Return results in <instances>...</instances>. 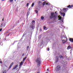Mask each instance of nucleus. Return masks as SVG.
Here are the masks:
<instances>
[{
	"mask_svg": "<svg viewBox=\"0 0 73 73\" xmlns=\"http://www.w3.org/2000/svg\"><path fill=\"white\" fill-rule=\"evenodd\" d=\"M48 3H46V5H48Z\"/></svg>",
	"mask_w": 73,
	"mask_h": 73,
	"instance_id": "nucleus-36",
	"label": "nucleus"
},
{
	"mask_svg": "<svg viewBox=\"0 0 73 73\" xmlns=\"http://www.w3.org/2000/svg\"><path fill=\"white\" fill-rule=\"evenodd\" d=\"M29 46H28L27 47V50H28L29 49Z\"/></svg>",
	"mask_w": 73,
	"mask_h": 73,
	"instance_id": "nucleus-23",
	"label": "nucleus"
},
{
	"mask_svg": "<svg viewBox=\"0 0 73 73\" xmlns=\"http://www.w3.org/2000/svg\"><path fill=\"white\" fill-rule=\"evenodd\" d=\"M69 9L68 8H64L63 9V10L64 11V12H66L67 11H68Z\"/></svg>",
	"mask_w": 73,
	"mask_h": 73,
	"instance_id": "nucleus-7",
	"label": "nucleus"
},
{
	"mask_svg": "<svg viewBox=\"0 0 73 73\" xmlns=\"http://www.w3.org/2000/svg\"><path fill=\"white\" fill-rule=\"evenodd\" d=\"M2 25H3V24H2L1 25V27H2Z\"/></svg>",
	"mask_w": 73,
	"mask_h": 73,
	"instance_id": "nucleus-34",
	"label": "nucleus"
},
{
	"mask_svg": "<svg viewBox=\"0 0 73 73\" xmlns=\"http://www.w3.org/2000/svg\"><path fill=\"white\" fill-rule=\"evenodd\" d=\"M24 36V35H23V36Z\"/></svg>",
	"mask_w": 73,
	"mask_h": 73,
	"instance_id": "nucleus-41",
	"label": "nucleus"
},
{
	"mask_svg": "<svg viewBox=\"0 0 73 73\" xmlns=\"http://www.w3.org/2000/svg\"><path fill=\"white\" fill-rule=\"evenodd\" d=\"M34 3H33L32 4V5H31V7H33V6H34Z\"/></svg>",
	"mask_w": 73,
	"mask_h": 73,
	"instance_id": "nucleus-20",
	"label": "nucleus"
},
{
	"mask_svg": "<svg viewBox=\"0 0 73 73\" xmlns=\"http://www.w3.org/2000/svg\"><path fill=\"white\" fill-rule=\"evenodd\" d=\"M18 66V65H15V66H14V67L13 68V70H14V69H15Z\"/></svg>",
	"mask_w": 73,
	"mask_h": 73,
	"instance_id": "nucleus-10",
	"label": "nucleus"
},
{
	"mask_svg": "<svg viewBox=\"0 0 73 73\" xmlns=\"http://www.w3.org/2000/svg\"><path fill=\"white\" fill-rule=\"evenodd\" d=\"M41 36H39V38H41Z\"/></svg>",
	"mask_w": 73,
	"mask_h": 73,
	"instance_id": "nucleus-29",
	"label": "nucleus"
},
{
	"mask_svg": "<svg viewBox=\"0 0 73 73\" xmlns=\"http://www.w3.org/2000/svg\"><path fill=\"white\" fill-rule=\"evenodd\" d=\"M27 16H28V15H27Z\"/></svg>",
	"mask_w": 73,
	"mask_h": 73,
	"instance_id": "nucleus-45",
	"label": "nucleus"
},
{
	"mask_svg": "<svg viewBox=\"0 0 73 73\" xmlns=\"http://www.w3.org/2000/svg\"><path fill=\"white\" fill-rule=\"evenodd\" d=\"M40 31H42V30H41V29H40Z\"/></svg>",
	"mask_w": 73,
	"mask_h": 73,
	"instance_id": "nucleus-42",
	"label": "nucleus"
},
{
	"mask_svg": "<svg viewBox=\"0 0 73 73\" xmlns=\"http://www.w3.org/2000/svg\"><path fill=\"white\" fill-rule=\"evenodd\" d=\"M0 63L1 64H2V61H0Z\"/></svg>",
	"mask_w": 73,
	"mask_h": 73,
	"instance_id": "nucleus-32",
	"label": "nucleus"
},
{
	"mask_svg": "<svg viewBox=\"0 0 73 73\" xmlns=\"http://www.w3.org/2000/svg\"><path fill=\"white\" fill-rule=\"evenodd\" d=\"M46 73H48V72H46Z\"/></svg>",
	"mask_w": 73,
	"mask_h": 73,
	"instance_id": "nucleus-44",
	"label": "nucleus"
},
{
	"mask_svg": "<svg viewBox=\"0 0 73 73\" xmlns=\"http://www.w3.org/2000/svg\"><path fill=\"white\" fill-rule=\"evenodd\" d=\"M73 7V5H72L71 6H70V5H69L68 6L67 8H72Z\"/></svg>",
	"mask_w": 73,
	"mask_h": 73,
	"instance_id": "nucleus-9",
	"label": "nucleus"
},
{
	"mask_svg": "<svg viewBox=\"0 0 73 73\" xmlns=\"http://www.w3.org/2000/svg\"><path fill=\"white\" fill-rule=\"evenodd\" d=\"M50 19H52V18H54V20H55V19L56 18V17L54 15V13H51V15L50 17Z\"/></svg>",
	"mask_w": 73,
	"mask_h": 73,
	"instance_id": "nucleus-4",
	"label": "nucleus"
},
{
	"mask_svg": "<svg viewBox=\"0 0 73 73\" xmlns=\"http://www.w3.org/2000/svg\"><path fill=\"white\" fill-rule=\"evenodd\" d=\"M58 59H59V58H58V56H56L55 59V61L56 62H58Z\"/></svg>",
	"mask_w": 73,
	"mask_h": 73,
	"instance_id": "nucleus-6",
	"label": "nucleus"
},
{
	"mask_svg": "<svg viewBox=\"0 0 73 73\" xmlns=\"http://www.w3.org/2000/svg\"><path fill=\"white\" fill-rule=\"evenodd\" d=\"M72 48V46H70V45H69L67 48V49H68V50H69V49H71V48Z\"/></svg>",
	"mask_w": 73,
	"mask_h": 73,
	"instance_id": "nucleus-8",
	"label": "nucleus"
},
{
	"mask_svg": "<svg viewBox=\"0 0 73 73\" xmlns=\"http://www.w3.org/2000/svg\"><path fill=\"white\" fill-rule=\"evenodd\" d=\"M48 70H49V69H47V71H48Z\"/></svg>",
	"mask_w": 73,
	"mask_h": 73,
	"instance_id": "nucleus-35",
	"label": "nucleus"
},
{
	"mask_svg": "<svg viewBox=\"0 0 73 73\" xmlns=\"http://www.w3.org/2000/svg\"><path fill=\"white\" fill-rule=\"evenodd\" d=\"M13 1V0H10V2H12Z\"/></svg>",
	"mask_w": 73,
	"mask_h": 73,
	"instance_id": "nucleus-25",
	"label": "nucleus"
},
{
	"mask_svg": "<svg viewBox=\"0 0 73 73\" xmlns=\"http://www.w3.org/2000/svg\"><path fill=\"white\" fill-rule=\"evenodd\" d=\"M1 10V7H0V11Z\"/></svg>",
	"mask_w": 73,
	"mask_h": 73,
	"instance_id": "nucleus-37",
	"label": "nucleus"
},
{
	"mask_svg": "<svg viewBox=\"0 0 73 73\" xmlns=\"http://www.w3.org/2000/svg\"><path fill=\"white\" fill-rule=\"evenodd\" d=\"M65 14L64 13H63V16H65Z\"/></svg>",
	"mask_w": 73,
	"mask_h": 73,
	"instance_id": "nucleus-28",
	"label": "nucleus"
},
{
	"mask_svg": "<svg viewBox=\"0 0 73 73\" xmlns=\"http://www.w3.org/2000/svg\"><path fill=\"white\" fill-rule=\"evenodd\" d=\"M3 73H6V70H4L3 72Z\"/></svg>",
	"mask_w": 73,
	"mask_h": 73,
	"instance_id": "nucleus-21",
	"label": "nucleus"
},
{
	"mask_svg": "<svg viewBox=\"0 0 73 73\" xmlns=\"http://www.w3.org/2000/svg\"><path fill=\"white\" fill-rule=\"evenodd\" d=\"M46 27L44 26V30H46Z\"/></svg>",
	"mask_w": 73,
	"mask_h": 73,
	"instance_id": "nucleus-19",
	"label": "nucleus"
},
{
	"mask_svg": "<svg viewBox=\"0 0 73 73\" xmlns=\"http://www.w3.org/2000/svg\"><path fill=\"white\" fill-rule=\"evenodd\" d=\"M35 21H33L31 23V24L30 26V27H31L32 29H35V25H34V24H35Z\"/></svg>",
	"mask_w": 73,
	"mask_h": 73,
	"instance_id": "nucleus-3",
	"label": "nucleus"
},
{
	"mask_svg": "<svg viewBox=\"0 0 73 73\" xmlns=\"http://www.w3.org/2000/svg\"><path fill=\"white\" fill-rule=\"evenodd\" d=\"M62 40L63 41V44L65 43L68 41V38H67L66 37H62Z\"/></svg>",
	"mask_w": 73,
	"mask_h": 73,
	"instance_id": "nucleus-2",
	"label": "nucleus"
},
{
	"mask_svg": "<svg viewBox=\"0 0 73 73\" xmlns=\"http://www.w3.org/2000/svg\"><path fill=\"white\" fill-rule=\"evenodd\" d=\"M35 12H36V13H38V11L37 10H35Z\"/></svg>",
	"mask_w": 73,
	"mask_h": 73,
	"instance_id": "nucleus-24",
	"label": "nucleus"
},
{
	"mask_svg": "<svg viewBox=\"0 0 73 73\" xmlns=\"http://www.w3.org/2000/svg\"><path fill=\"white\" fill-rule=\"evenodd\" d=\"M61 21L62 23H63V22H64V21H63L62 19H61Z\"/></svg>",
	"mask_w": 73,
	"mask_h": 73,
	"instance_id": "nucleus-27",
	"label": "nucleus"
},
{
	"mask_svg": "<svg viewBox=\"0 0 73 73\" xmlns=\"http://www.w3.org/2000/svg\"><path fill=\"white\" fill-rule=\"evenodd\" d=\"M37 73H39L38 72H37Z\"/></svg>",
	"mask_w": 73,
	"mask_h": 73,
	"instance_id": "nucleus-48",
	"label": "nucleus"
},
{
	"mask_svg": "<svg viewBox=\"0 0 73 73\" xmlns=\"http://www.w3.org/2000/svg\"><path fill=\"white\" fill-rule=\"evenodd\" d=\"M43 43H44V40H42V41L41 42L40 45H42L43 44Z\"/></svg>",
	"mask_w": 73,
	"mask_h": 73,
	"instance_id": "nucleus-16",
	"label": "nucleus"
},
{
	"mask_svg": "<svg viewBox=\"0 0 73 73\" xmlns=\"http://www.w3.org/2000/svg\"><path fill=\"white\" fill-rule=\"evenodd\" d=\"M36 61L37 62V66H39L40 65V64H41L40 59L39 58H37L36 60Z\"/></svg>",
	"mask_w": 73,
	"mask_h": 73,
	"instance_id": "nucleus-1",
	"label": "nucleus"
},
{
	"mask_svg": "<svg viewBox=\"0 0 73 73\" xmlns=\"http://www.w3.org/2000/svg\"><path fill=\"white\" fill-rule=\"evenodd\" d=\"M14 42H15V41H14Z\"/></svg>",
	"mask_w": 73,
	"mask_h": 73,
	"instance_id": "nucleus-43",
	"label": "nucleus"
},
{
	"mask_svg": "<svg viewBox=\"0 0 73 73\" xmlns=\"http://www.w3.org/2000/svg\"><path fill=\"white\" fill-rule=\"evenodd\" d=\"M24 53H23V54H22V56H24Z\"/></svg>",
	"mask_w": 73,
	"mask_h": 73,
	"instance_id": "nucleus-33",
	"label": "nucleus"
},
{
	"mask_svg": "<svg viewBox=\"0 0 73 73\" xmlns=\"http://www.w3.org/2000/svg\"><path fill=\"white\" fill-rule=\"evenodd\" d=\"M27 15H28V14H27Z\"/></svg>",
	"mask_w": 73,
	"mask_h": 73,
	"instance_id": "nucleus-47",
	"label": "nucleus"
},
{
	"mask_svg": "<svg viewBox=\"0 0 73 73\" xmlns=\"http://www.w3.org/2000/svg\"><path fill=\"white\" fill-rule=\"evenodd\" d=\"M23 62H21L20 64V65H19V66H21L22 65H23Z\"/></svg>",
	"mask_w": 73,
	"mask_h": 73,
	"instance_id": "nucleus-12",
	"label": "nucleus"
},
{
	"mask_svg": "<svg viewBox=\"0 0 73 73\" xmlns=\"http://www.w3.org/2000/svg\"><path fill=\"white\" fill-rule=\"evenodd\" d=\"M42 0V1H45V0Z\"/></svg>",
	"mask_w": 73,
	"mask_h": 73,
	"instance_id": "nucleus-39",
	"label": "nucleus"
},
{
	"mask_svg": "<svg viewBox=\"0 0 73 73\" xmlns=\"http://www.w3.org/2000/svg\"><path fill=\"white\" fill-rule=\"evenodd\" d=\"M40 18L42 20H44V17H41Z\"/></svg>",
	"mask_w": 73,
	"mask_h": 73,
	"instance_id": "nucleus-17",
	"label": "nucleus"
},
{
	"mask_svg": "<svg viewBox=\"0 0 73 73\" xmlns=\"http://www.w3.org/2000/svg\"><path fill=\"white\" fill-rule=\"evenodd\" d=\"M13 64H14L13 62L11 63V65L9 67V69L11 68V67H12V65H13Z\"/></svg>",
	"mask_w": 73,
	"mask_h": 73,
	"instance_id": "nucleus-11",
	"label": "nucleus"
},
{
	"mask_svg": "<svg viewBox=\"0 0 73 73\" xmlns=\"http://www.w3.org/2000/svg\"><path fill=\"white\" fill-rule=\"evenodd\" d=\"M0 39H1V38H0Z\"/></svg>",
	"mask_w": 73,
	"mask_h": 73,
	"instance_id": "nucleus-49",
	"label": "nucleus"
},
{
	"mask_svg": "<svg viewBox=\"0 0 73 73\" xmlns=\"http://www.w3.org/2000/svg\"><path fill=\"white\" fill-rule=\"evenodd\" d=\"M47 50H48V51H49V48H48L47 49Z\"/></svg>",
	"mask_w": 73,
	"mask_h": 73,
	"instance_id": "nucleus-31",
	"label": "nucleus"
},
{
	"mask_svg": "<svg viewBox=\"0 0 73 73\" xmlns=\"http://www.w3.org/2000/svg\"><path fill=\"white\" fill-rule=\"evenodd\" d=\"M28 5H29V3H27V7H28Z\"/></svg>",
	"mask_w": 73,
	"mask_h": 73,
	"instance_id": "nucleus-26",
	"label": "nucleus"
},
{
	"mask_svg": "<svg viewBox=\"0 0 73 73\" xmlns=\"http://www.w3.org/2000/svg\"><path fill=\"white\" fill-rule=\"evenodd\" d=\"M2 31V29H0V32H1Z\"/></svg>",
	"mask_w": 73,
	"mask_h": 73,
	"instance_id": "nucleus-30",
	"label": "nucleus"
},
{
	"mask_svg": "<svg viewBox=\"0 0 73 73\" xmlns=\"http://www.w3.org/2000/svg\"><path fill=\"white\" fill-rule=\"evenodd\" d=\"M15 0V1H16V0Z\"/></svg>",
	"mask_w": 73,
	"mask_h": 73,
	"instance_id": "nucleus-46",
	"label": "nucleus"
},
{
	"mask_svg": "<svg viewBox=\"0 0 73 73\" xmlns=\"http://www.w3.org/2000/svg\"><path fill=\"white\" fill-rule=\"evenodd\" d=\"M58 18H59V19H58V20H61V16H59L58 17Z\"/></svg>",
	"mask_w": 73,
	"mask_h": 73,
	"instance_id": "nucleus-13",
	"label": "nucleus"
},
{
	"mask_svg": "<svg viewBox=\"0 0 73 73\" xmlns=\"http://www.w3.org/2000/svg\"><path fill=\"white\" fill-rule=\"evenodd\" d=\"M61 69V67L60 66H58L55 68V70L56 72H58V71H59Z\"/></svg>",
	"mask_w": 73,
	"mask_h": 73,
	"instance_id": "nucleus-5",
	"label": "nucleus"
},
{
	"mask_svg": "<svg viewBox=\"0 0 73 73\" xmlns=\"http://www.w3.org/2000/svg\"><path fill=\"white\" fill-rule=\"evenodd\" d=\"M2 21H4V19H3Z\"/></svg>",
	"mask_w": 73,
	"mask_h": 73,
	"instance_id": "nucleus-38",
	"label": "nucleus"
},
{
	"mask_svg": "<svg viewBox=\"0 0 73 73\" xmlns=\"http://www.w3.org/2000/svg\"><path fill=\"white\" fill-rule=\"evenodd\" d=\"M59 57L61 58H63V57L61 56H59Z\"/></svg>",
	"mask_w": 73,
	"mask_h": 73,
	"instance_id": "nucleus-22",
	"label": "nucleus"
},
{
	"mask_svg": "<svg viewBox=\"0 0 73 73\" xmlns=\"http://www.w3.org/2000/svg\"><path fill=\"white\" fill-rule=\"evenodd\" d=\"M2 1H4L5 0H1Z\"/></svg>",
	"mask_w": 73,
	"mask_h": 73,
	"instance_id": "nucleus-40",
	"label": "nucleus"
},
{
	"mask_svg": "<svg viewBox=\"0 0 73 73\" xmlns=\"http://www.w3.org/2000/svg\"><path fill=\"white\" fill-rule=\"evenodd\" d=\"M70 41L71 42H73V38H70Z\"/></svg>",
	"mask_w": 73,
	"mask_h": 73,
	"instance_id": "nucleus-14",
	"label": "nucleus"
},
{
	"mask_svg": "<svg viewBox=\"0 0 73 73\" xmlns=\"http://www.w3.org/2000/svg\"><path fill=\"white\" fill-rule=\"evenodd\" d=\"M46 3V1H44V2H43V5H44Z\"/></svg>",
	"mask_w": 73,
	"mask_h": 73,
	"instance_id": "nucleus-15",
	"label": "nucleus"
},
{
	"mask_svg": "<svg viewBox=\"0 0 73 73\" xmlns=\"http://www.w3.org/2000/svg\"><path fill=\"white\" fill-rule=\"evenodd\" d=\"M26 58H27L26 57H25V58H23V61H25V60H26Z\"/></svg>",
	"mask_w": 73,
	"mask_h": 73,
	"instance_id": "nucleus-18",
	"label": "nucleus"
}]
</instances>
